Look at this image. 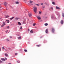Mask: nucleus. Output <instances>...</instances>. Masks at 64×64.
<instances>
[{"label": "nucleus", "instance_id": "1", "mask_svg": "<svg viewBox=\"0 0 64 64\" xmlns=\"http://www.w3.org/2000/svg\"><path fill=\"white\" fill-rule=\"evenodd\" d=\"M34 12H35V13H36L37 12V7H34Z\"/></svg>", "mask_w": 64, "mask_h": 64}, {"label": "nucleus", "instance_id": "2", "mask_svg": "<svg viewBox=\"0 0 64 64\" xmlns=\"http://www.w3.org/2000/svg\"><path fill=\"white\" fill-rule=\"evenodd\" d=\"M54 32H55V29L54 28H52V32L53 33H54Z\"/></svg>", "mask_w": 64, "mask_h": 64}, {"label": "nucleus", "instance_id": "3", "mask_svg": "<svg viewBox=\"0 0 64 64\" xmlns=\"http://www.w3.org/2000/svg\"><path fill=\"white\" fill-rule=\"evenodd\" d=\"M36 17H37V18L38 20H41V18L38 17H40V16H36Z\"/></svg>", "mask_w": 64, "mask_h": 64}, {"label": "nucleus", "instance_id": "4", "mask_svg": "<svg viewBox=\"0 0 64 64\" xmlns=\"http://www.w3.org/2000/svg\"><path fill=\"white\" fill-rule=\"evenodd\" d=\"M15 19L16 20H19V19H20V18H16Z\"/></svg>", "mask_w": 64, "mask_h": 64}, {"label": "nucleus", "instance_id": "5", "mask_svg": "<svg viewBox=\"0 0 64 64\" xmlns=\"http://www.w3.org/2000/svg\"><path fill=\"white\" fill-rule=\"evenodd\" d=\"M28 16H29L30 17H31L32 16V14L30 13V14H29Z\"/></svg>", "mask_w": 64, "mask_h": 64}, {"label": "nucleus", "instance_id": "6", "mask_svg": "<svg viewBox=\"0 0 64 64\" xmlns=\"http://www.w3.org/2000/svg\"><path fill=\"white\" fill-rule=\"evenodd\" d=\"M64 23V22L63 20H62L61 21V24H63Z\"/></svg>", "mask_w": 64, "mask_h": 64}, {"label": "nucleus", "instance_id": "7", "mask_svg": "<svg viewBox=\"0 0 64 64\" xmlns=\"http://www.w3.org/2000/svg\"><path fill=\"white\" fill-rule=\"evenodd\" d=\"M48 29H47L46 30V33H48Z\"/></svg>", "mask_w": 64, "mask_h": 64}, {"label": "nucleus", "instance_id": "8", "mask_svg": "<svg viewBox=\"0 0 64 64\" xmlns=\"http://www.w3.org/2000/svg\"><path fill=\"white\" fill-rule=\"evenodd\" d=\"M1 60L4 62L5 61V60L4 58H2Z\"/></svg>", "mask_w": 64, "mask_h": 64}, {"label": "nucleus", "instance_id": "9", "mask_svg": "<svg viewBox=\"0 0 64 64\" xmlns=\"http://www.w3.org/2000/svg\"><path fill=\"white\" fill-rule=\"evenodd\" d=\"M56 9L58 10H60V8H59L58 6H56Z\"/></svg>", "mask_w": 64, "mask_h": 64}, {"label": "nucleus", "instance_id": "10", "mask_svg": "<svg viewBox=\"0 0 64 64\" xmlns=\"http://www.w3.org/2000/svg\"><path fill=\"white\" fill-rule=\"evenodd\" d=\"M6 21L7 22L6 23L8 24L10 22V21L9 20H6Z\"/></svg>", "mask_w": 64, "mask_h": 64}, {"label": "nucleus", "instance_id": "11", "mask_svg": "<svg viewBox=\"0 0 64 64\" xmlns=\"http://www.w3.org/2000/svg\"><path fill=\"white\" fill-rule=\"evenodd\" d=\"M9 17H10V16H6V17H5V18H9Z\"/></svg>", "mask_w": 64, "mask_h": 64}, {"label": "nucleus", "instance_id": "12", "mask_svg": "<svg viewBox=\"0 0 64 64\" xmlns=\"http://www.w3.org/2000/svg\"><path fill=\"white\" fill-rule=\"evenodd\" d=\"M30 32L31 34H33L34 33L33 31L32 30H31Z\"/></svg>", "mask_w": 64, "mask_h": 64}, {"label": "nucleus", "instance_id": "13", "mask_svg": "<svg viewBox=\"0 0 64 64\" xmlns=\"http://www.w3.org/2000/svg\"><path fill=\"white\" fill-rule=\"evenodd\" d=\"M7 2H4V4L5 5H6L7 4Z\"/></svg>", "mask_w": 64, "mask_h": 64}, {"label": "nucleus", "instance_id": "14", "mask_svg": "<svg viewBox=\"0 0 64 64\" xmlns=\"http://www.w3.org/2000/svg\"><path fill=\"white\" fill-rule=\"evenodd\" d=\"M19 3H20L19 2H16V4H18Z\"/></svg>", "mask_w": 64, "mask_h": 64}, {"label": "nucleus", "instance_id": "15", "mask_svg": "<svg viewBox=\"0 0 64 64\" xmlns=\"http://www.w3.org/2000/svg\"><path fill=\"white\" fill-rule=\"evenodd\" d=\"M14 17L11 18H10V20H12V19H14Z\"/></svg>", "mask_w": 64, "mask_h": 64}, {"label": "nucleus", "instance_id": "16", "mask_svg": "<svg viewBox=\"0 0 64 64\" xmlns=\"http://www.w3.org/2000/svg\"><path fill=\"white\" fill-rule=\"evenodd\" d=\"M3 24H4V26H6V24H5V22H3Z\"/></svg>", "mask_w": 64, "mask_h": 64}, {"label": "nucleus", "instance_id": "17", "mask_svg": "<svg viewBox=\"0 0 64 64\" xmlns=\"http://www.w3.org/2000/svg\"><path fill=\"white\" fill-rule=\"evenodd\" d=\"M18 24H19V25H21V24L20 23V22H18Z\"/></svg>", "mask_w": 64, "mask_h": 64}, {"label": "nucleus", "instance_id": "18", "mask_svg": "<svg viewBox=\"0 0 64 64\" xmlns=\"http://www.w3.org/2000/svg\"><path fill=\"white\" fill-rule=\"evenodd\" d=\"M24 51L26 52H28V51H27V50H24Z\"/></svg>", "mask_w": 64, "mask_h": 64}, {"label": "nucleus", "instance_id": "19", "mask_svg": "<svg viewBox=\"0 0 64 64\" xmlns=\"http://www.w3.org/2000/svg\"><path fill=\"white\" fill-rule=\"evenodd\" d=\"M44 25L45 26H48V24H44Z\"/></svg>", "mask_w": 64, "mask_h": 64}, {"label": "nucleus", "instance_id": "20", "mask_svg": "<svg viewBox=\"0 0 64 64\" xmlns=\"http://www.w3.org/2000/svg\"><path fill=\"white\" fill-rule=\"evenodd\" d=\"M18 39H20L21 38V36H20L18 38Z\"/></svg>", "mask_w": 64, "mask_h": 64}, {"label": "nucleus", "instance_id": "21", "mask_svg": "<svg viewBox=\"0 0 64 64\" xmlns=\"http://www.w3.org/2000/svg\"><path fill=\"white\" fill-rule=\"evenodd\" d=\"M6 41L9 42H10V40H9V39H6Z\"/></svg>", "mask_w": 64, "mask_h": 64}, {"label": "nucleus", "instance_id": "22", "mask_svg": "<svg viewBox=\"0 0 64 64\" xmlns=\"http://www.w3.org/2000/svg\"><path fill=\"white\" fill-rule=\"evenodd\" d=\"M5 56H6V57H8V55L7 54H5Z\"/></svg>", "mask_w": 64, "mask_h": 64}, {"label": "nucleus", "instance_id": "23", "mask_svg": "<svg viewBox=\"0 0 64 64\" xmlns=\"http://www.w3.org/2000/svg\"><path fill=\"white\" fill-rule=\"evenodd\" d=\"M26 22V21L25 20L23 22V24H25V22Z\"/></svg>", "mask_w": 64, "mask_h": 64}, {"label": "nucleus", "instance_id": "24", "mask_svg": "<svg viewBox=\"0 0 64 64\" xmlns=\"http://www.w3.org/2000/svg\"><path fill=\"white\" fill-rule=\"evenodd\" d=\"M52 4H54V5H55V2H52Z\"/></svg>", "mask_w": 64, "mask_h": 64}, {"label": "nucleus", "instance_id": "25", "mask_svg": "<svg viewBox=\"0 0 64 64\" xmlns=\"http://www.w3.org/2000/svg\"><path fill=\"white\" fill-rule=\"evenodd\" d=\"M37 47H40V45H37L36 46Z\"/></svg>", "mask_w": 64, "mask_h": 64}, {"label": "nucleus", "instance_id": "26", "mask_svg": "<svg viewBox=\"0 0 64 64\" xmlns=\"http://www.w3.org/2000/svg\"><path fill=\"white\" fill-rule=\"evenodd\" d=\"M62 17H64V14H62Z\"/></svg>", "mask_w": 64, "mask_h": 64}, {"label": "nucleus", "instance_id": "27", "mask_svg": "<svg viewBox=\"0 0 64 64\" xmlns=\"http://www.w3.org/2000/svg\"><path fill=\"white\" fill-rule=\"evenodd\" d=\"M41 14H42V12H40V13H39V14L41 15Z\"/></svg>", "mask_w": 64, "mask_h": 64}, {"label": "nucleus", "instance_id": "28", "mask_svg": "<svg viewBox=\"0 0 64 64\" xmlns=\"http://www.w3.org/2000/svg\"><path fill=\"white\" fill-rule=\"evenodd\" d=\"M6 28L9 29V28H10V27L9 26H6Z\"/></svg>", "mask_w": 64, "mask_h": 64}, {"label": "nucleus", "instance_id": "29", "mask_svg": "<svg viewBox=\"0 0 64 64\" xmlns=\"http://www.w3.org/2000/svg\"><path fill=\"white\" fill-rule=\"evenodd\" d=\"M32 2H33V1H30V2H29V3H32Z\"/></svg>", "mask_w": 64, "mask_h": 64}, {"label": "nucleus", "instance_id": "30", "mask_svg": "<svg viewBox=\"0 0 64 64\" xmlns=\"http://www.w3.org/2000/svg\"><path fill=\"white\" fill-rule=\"evenodd\" d=\"M4 25H2V26H1V27H4Z\"/></svg>", "mask_w": 64, "mask_h": 64}, {"label": "nucleus", "instance_id": "31", "mask_svg": "<svg viewBox=\"0 0 64 64\" xmlns=\"http://www.w3.org/2000/svg\"><path fill=\"white\" fill-rule=\"evenodd\" d=\"M2 49H3V50H5V48H4V47H3L2 48Z\"/></svg>", "mask_w": 64, "mask_h": 64}, {"label": "nucleus", "instance_id": "32", "mask_svg": "<svg viewBox=\"0 0 64 64\" xmlns=\"http://www.w3.org/2000/svg\"><path fill=\"white\" fill-rule=\"evenodd\" d=\"M36 5H37V6H40V5H39V4H36Z\"/></svg>", "mask_w": 64, "mask_h": 64}, {"label": "nucleus", "instance_id": "33", "mask_svg": "<svg viewBox=\"0 0 64 64\" xmlns=\"http://www.w3.org/2000/svg\"><path fill=\"white\" fill-rule=\"evenodd\" d=\"M10 38H12V37L11 36H10Z\"/></svg>", "mask_w": 64, "mask_h": 64}, {"label": "nucleus", "instance_id": "34", "mask_svg": "<svg viewBox=\"0 0 64 64\" xmlns=\"http://www.w3.org/2000/svg\"><path fill=\"white\" fill-rule=\"evenodd\" d=\"M36 26V24H33V26Z\"/></svg>", "mask_w": 64, "mask_h": 64}, {"label": "nucleus", "instance_id": "35", "mask_svg": "<svg viewBox=\"0 0 64 64\" xmlns=\"http://www.w3.org/2000/svg\"><path fill=\"white\" fill-rule=\"evenodd\" d=\"M22 29L23 28H22V27H21V28H20V29H21V30H22Z\"/></svg>", "mask_w": 64, "mask_h": 64}, {"label": "nucleus", "instance_id": "36", "mask_svg": "<svg viewBox=\"0 0 64 64\" xmlns=\"http://www.w3.org/2000/svg\"><path fill=\"white\" fill-rule=\"evenodd\" d=\"M0 63H2V62L1 60H0Z\"/></svg>", "mask_w": 64, "mask_h": 64}, {"label": "nucleus", "instance_id": "37", "mask_svg": "<svg viewBox=\"0 0 64 64\" xmlns=\"http://www.w3.org/2000/svg\"><path fill=\"white\" fill-rule=\"evenodd\" d=\"M18 55V53H16L15 54V55Z\"/></svg>", "mask_w": 64, "mask_h": 64}, {"label": "nucleus", "instance_id": "38", "mask_svg": "<svg viewBox=\"0 0 64 64\" xmlns=\"http://www.w3.org/2000/svg\"><path fill=\"white\" fill-rule=\"evenodd\" d=\"M5 59H6V60H7V59L6 58H5Z\"/></svg>", "mask_w": 64, "mask_h": 64}, {"label": "nucleus", "instance_id": "39", "mask_svg": "<svg viewBox=\"0 0 64 64\" xmlns=\"http://www.w3.org/2000/svg\"><path fill=\"white\" fill-rule=\"evenodd\" d=\"M41 4V5H43V4Z\"/></svg>", "mask_w": 64, "mask_h": 64}, {"label": "nucleus", "instance_id": "40", "mask_svg": "<svg viewBox=\"0 0 64 64\" xmlns=\"http://www.w3.org/2000/svg\"><path fill=\"white\" fill-rule=\"evenodd\" d=\"M28 31H30V29H29L28 30Z\"/></svg>", "mask_w": 64, "mask_h": 64}, {"label": "nucleus", "instance_id": "41", "mask_svg": "<svg viewBox=\"0 0 64 64\" xmlns=\"http://www.w3.org/2000/svg\"><path fill=\"white\" fill-rule=\"evenodd\" d=\"M51 9H52V10H53V8H52Z\"/></svg>", "mask_w": 64, "mask_h": 64}, {"label": "nucleus", "instance_id": "42", "mask_svg": "<svg viewBox=\"0 0 64 64\" xmlns=\"http://www.w3.org/2000/svg\"><path fill=\"white\" fill-rule=\"evenodd\" d=\"M18 62V63H19V62Z\"/></svg>", "mask_w": 64, "mask_h": 64}, {"label": "nucleus", "instance_id": "43", "mask_svg": "<svg viewBox=\"0 0 64 64\" xmlns=\"http://www.w3.org/2000/svg\"><path fill=\"white\" fill-rule=\"evenodd\" d=\"M0 20H2V18H0Z\"/></svg>", "mask_w": 64, "mask_h": 64}, {"label": "nucleus", "instance_id": "44", "mask_svg": "<svg viewBox=\"0 0 64 64\" xmlns=\"http://www.w3.org/2000/svg\"><path fill=\"white\" fill-rule=\"evenodd\" d=\"M19 63H20V61H19Z\"/></svg>", "mask_w": 64, "mask_h": 64}, {"label": "nucleus", "instance_id": "45", "mask_svg": "<svg viewBox=\"0 0 64 64\" xmlns=\"http://www.w3.org/2000/svg\"><path fill=\"white\" fill-rule=\"evenodd\" d=\"M8 32V30H6V33H7Z\"/></svg>", "mask_w": 64, "mask_h": 64}, {"label": "nucleus", "instance_id": "46", "mask_svg": "<svg viewBox=\"0 0 64 64\" xmlns=\"http://www.w3.org/2000/svg\"><path fill=\"white\" fill-rule=\"evenodd\" d=\"M8 64H11V63H9Z\"/></svg>", "mask_w": 64, "mask_h": 64}, {"label": "nucleus", "instance_id": "47", "mask_svg": "<svg viewBox=\"0 0 64 64\" xmlns=\"http://www.w3.org/2000/svg\"><path fill=\"white\" fill-rule=\"evenodd\" d=\"M51 18H53L52 17H51Z\"/></svg>", "mask_w": 64, "mask_h": 64}, {"label": "nucleus", "instance_id": "48", "mask_svg": "<svg viewBox=\"0 0 64 64\" xmlns=\"http://www.w3.org/2000/svg\"><path fill=\"white\" fill-rule=\"evenodd\" d=\"M6 51H7V50H6Z\"/></svg>", "mask_w": 64, "mask_h": 64}, {"label": "nucleus", "instance_id": "49", "mask_svg": "<svg viewBox=\"0 0 64 64\" xmlns=\"http://www.w3.org/2000/svg\"><path fill=\"white\" fill-rule=\"evenodd\" d=\"M10 8H11V7H10Z\"/></svg>", "mask_w": 64, "mask_h": 64}]
</instances>
